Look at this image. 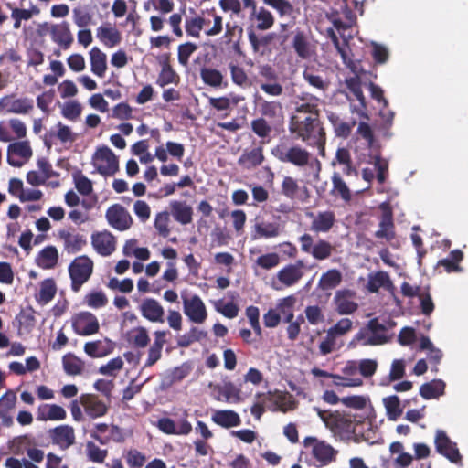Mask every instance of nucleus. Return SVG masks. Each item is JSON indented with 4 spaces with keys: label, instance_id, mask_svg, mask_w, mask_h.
Masks as SVG:
<instances>
[{
    "label": "nucleus",
    "instance_id": "nucleus-29",
    "mask_svg": "<svg viewBox=\"0 0 468 468\" xmlns=\"http://www.w3.org/2000/svg\"><path fill=\"white\" fill-rule=\"evenodd\" d=\"M2 104L7 112L16 114H27L34 108V101L29 98L5 97Z\"/></svg>",
    "mask_w": 468,
    "mask_h": 468
},
{
    "label": "nucleus",
    "instance_id": "nucleus-9",
    "mask_svg": "<svg viewBox=\"0 0 468 468\" xmlns=\"http://www.w3.org/2000/svg\"><path fill=\"white\" fill-rule=\"evenodd\" d=\"M225 33L221 37V44L229 52L241 56L243 54L241 41L243 37V28L237 23L228 22L225 26Z\"/></svg>",
    "mask_w": 468,
    "mask_h": 468
},
{
    "label": "nucleus",
    "instance_id": "nucleus-52",
    "mask_svg": "<svg viewBox=\"0 0 468 468\" xmlns=\"http://www.w3.org/2000/svg\"><path fill=\"white\" fill-rule=\"evenodd\" d=\"M18 322V335L28 334L35 327L36 319L32 312L21 311L16 317Z\"/></svg>",
    "mask_w": 468,
    "mask_h": 468
},
{
    "label": "nucleus",
    "instance_id": "nucleus-3",
    "mask_svg": "<svg viewBox=\"0 0 468 468\" xmlns=\"http://www.w3.org/2000/svg\"><path fill=\"white\" fill-rule=\"evenodd\" d=\"M93 261L87 255L76 257L69 265V274L71 280V290L79 292L93 272Z\"/></svg>",
    "mask_w": 468,
    "mask_h": 468
},
{
    "label": "nucleus",
    "instance_id": "nucleus-21",
    "mask_svg": "<svg viewBox=\"0 0 468 468\" xmlns=\"http://www.w3.org/2000/svg\"><path fill=\"white\" fill-rule=\"evenodd\" d=\"M80 403L83 406L86 414L91 419L106 415L109 410L105 402L94 394H82L80 397Z\"/></svg>",
    "mask_w": 468,
    "mask_h": 468
},
{
    "label": "nucleus",
    "instance_id": "nucleus-33",
    "mask_svg": "<svg viewBox=\"0 0 468 468\" xmlns=\"http://www.w3.org/2000/svg\"><path fill=\"white\" fill-rule=\"evenodd\" d=\"M381 287L385 288L388 291L395 289L389 275L383 271H376L375 273H370L368 275V281L367 284V291L375 293L378 292Z\"/></svg>",
    "mask_w": 468,
    "mask_h": 468
},
{
    "label": "nucleus",
    "instance_id": "nucleus-20",
    "mask_svg": "<svg viewBox=\"0 0 468 468\" xmlns=\"http://www.w3.org/2000/svg\"><path fill=\"white\" fill-rule=\"evenodd\" d=\"M256 399L258 401H256L250 408V413L253 415V417L260 420L261 416L265 412V407L268 403H271L273 407L271 408V410H280L283 412H285V410L280 405V401L282 399V396H279V399H274L273 393L271 391H268L266 393L264 392H258L256 394Z\"/></svg>",
    "mask_w": 468,
    "mask_h": 468
},
{
    "label": "nucleus",
    "instance_id": "nucleus-61",
    "mask_svg": "<svg viewBox=\"0 0 468 468\" xmlns=\"http://www.w3.org/2000/svg\"><path fill=\"white\" fill-rule=\"evenodd\" d=\"M280 256L275 252L266 253L259 256L255 264L262 270H271L280 264Z\"/></svg>",
    "mask_w": 468,
    "mask_h": 468
},
{
    "label": "nucleus",
    "instance_id": "nucleus-42",
    "mask_svg": "<svg viewBox=\"0 0 468 468\" xmlns=\"http://www.w3.org/2000/svg\"><path fill=\"white\" fill-rule=\"evenodd\" d=\"M57 286L52 278L45 279L40 283L38 292L36 294V300L38 303L47 304L56 295Z\"/></svg>",
    "mask_w": 468,
    "mask_h": 468
},
{
    "label": "nucleus",
    "instance_id": "nucleus-48",
    "mask_svg": "<svg viewBox=\"0 0 468 468\" xmlns=\"http://www.w3.org/2000/svg\"><path fill=\"white\" fill-rule=\"evenodd\" d=\"M128 335L129 343H131L135 348H145L150 343V336L148 331L144 326H137L133 328L129 332Z\"/></svg>",
    "mask_w": 468,
    "mask_h": 468
},
{
    "label": "nucleus",
    "instance_id": "nucleus-51",
    "mask_svg": "<svg viewBox=\"0 0 468 468\" xmlns=\"http://www.w3.org/2000/svg\"><path fill=\"white\" fill-rule=\"evenodd\" d=\"M341 282V272L336 269H331L321 276L319 287L323 290H331L337 287Z\"/></svg>",
    "mask_w": 468,
    "mask_h": 468
},
{
    "label": "nucleus",
    "instance_id": "nucleus-30",
    "mask_svg": "<svg viewBox=\"0 0 468 468\" xmlns=\"http://www.w3.org/2000/svg\"><path fill=\"white\" fill-rule=\"evenodd\" d=\"M320 100L311 94H305L299 99L295 104L292 115H320L319 110Z\"/></svg>",
    "mask_w": 468,
    "mask_h": 468
},
{
    "label": "nucleus",
    "instance_id": "nucleus-13",
    "mask_svg": "<svg viewBox=\"0 0 468 468\" xmlns=\"http://www.w3.org/2000/svg\"><path fill=\"white\" fill-rule=\"evenodd\" d=\"M33 154L28 141L12 143L7 148V163L14 167H21Z\"/></svg>",
    "mask_w": 468,
    "mask_h": 468
},
{
    "label": "nucleus",
    "instance_id": "nucleus-43",
    "mask_svg": "<svg viewBox=\"0 0 468 468\" xmlns=\"http://www.w3.org/2000/svg\"><path fill=\"white\" fill-rule=\"evenodd\" d=\"M276 124L271 123L270 121L263 117H259L251 121L250 128L251 131L261 139L262 142H269L272 127Z\"/></svg>",
    "mask_w": 468,
    "mask_h": 468
},
{
    "label": "nucleus",
    "instance_id": "nucleus-6",
    "mask_svg": "<svg viewBox=\"0 0 468 468\" xmlns=\"http://www.w3.org/2000/svg\"><path fill=\"white\" fill-rule=\"evenodd\" d=\"M305 265L303 260H297L294 263H289L279 270L273 279V287L279 289L280 287L275 286L276 282H279L281 286L289 288L296 285L304 276Z\"/></svg>",
    "mask_w": 468,
    "mask_h": 468
},
{
    "label": "nucleus",
    "instance_id": "nucleus-40",
    "mask_svg": "<svg viewBox=\"0 0 468 468\" xmlns=\"http://www.w3.org/2000/svg\"><path fill=\"white\" fill-rule=\"evenodd\" d=\"M91 71L98 77L102 78L107 69L106 55L97 47L90 51Z\"/></svg>",
    "mask_w": 468,
    "mask_h": 468
},
{
    "label": "nucleus",
    "instance_id": "nucleus-64",
    "mask_svg": "<svg viewBox=\"0 0 468 468\" xmlns=\"http://www.w3.org/2000/svg\"><path fill=\"white\" fill-rule=\"evenodd\" d=\"M124 457L130 468H142L146 462V456L136 449L127 451Z\"/></svg>",
    "mask_w": 468,
    "mask_h": 468
},
{
    "label": "nucleus",
    "instance_id": "nucleus-22",
    "mask_svg": "<svg viewBox=\"0 0 468 468\" xmlns=\"http://www.w3.org/2000/svg\"><path fill=\"white\" fill-rule=\"evenodd\" d=\"M168 335H170L168 330H156L154 332V342L147 351L144 367H151L161 359L162 350L166 343V336Z\"/></svg>",
    "mask_w": 468,
    "mask_h": 468
},
{
    "label": "nucleus",
    "instance_id": "nucleus-8",
    "mask_svg": "<svg viewBox=\"0 0 468 468\" xmlns=\"http://www.w3.org/2000/svg\"><path fill=\"white\" fill-rule=\"evenodd\" d=\"M72 329L79 335H91L99 332L97 317L90 312H80L72 317Z\"/></svg>",
    "mask_w": 468,
    "mask_h": 468
},
{
    "label": "nucleus",
    "instance_id": "nucleus-15",
    "mask_svg": "<svg viewBox=\"0 0 468 468\" xmlns=\"http://www.w3.org/2000/svg\"><path fill=\"white\" fill-rule=\"evenodd\" d=\"M212 396L218 401L239 402L241 401L240 389L231 381L224 384H209Z\"/></svg>",
    "mask_w": 468,
    "mask_h": 468
},
{
    "label": "nucleus",
    "instance_id": "nucleus-1",
    "mask_svg": "<svg viewBox=\"0 0 468 468\" xmlns=\"http://www.w3.org/2000/svg\"><path fill=\"white\" fill-rule=\"evenodd\" d=\"M289 131L308 145L318 148L320 154L324 155L326 133L320 115H292Z\"/></svg>",
    "mask_w": 468,
    "mask_h": 468
},
{
    "label": "nucleus",
    "instance_id": "nucleus-35",
    "mask_svg": "<svg viewBox=\"0 0 468 468\" xmlns=\"http://www.w3.org/2000/svg\"><path fill=\"white\" fill-rule=\"evenodd\" d=\"M170 210L175 220L182 225L190 224L193 220V209L185 201H172Z\"/></svg>",
    "mask_w": 468,
    "mask_h": 468
},
{
    "label": "nucleus",
    "instance_id": "nucleus-17",
    "mask_svg": "<svg viewBox=\"0 0 468 468\" xmlns=\"http://www.w3.org/2000/svg\"><path fill=\"white\" fill-rule=\"evenodd\" d=\"M383 211L380 216L378 227L379 229L374 233V237L378 239L391 241L396 237L395 224L393 220V213L388 206H381Z\"/></svg>",
    "mask_w": 468,
    "mask_h": 468
},
{
    "label": "nucleus",
    "instance_id": "nucleus-26",
    "mask_svg": "<svg viewBox=\"0 0 468 468\" xmlns=\"http://www.w3.org/2000/svg\"><path fill=\"white\" fill-rule=\"evenodd\" d=\"M261 117L276 125L283 122L282 105L278 101H262L260 103Z\"/></svg>",
    "mask_w": 468,
    "mask_h": 468
},
{
    "label": "nucleus",
    "instance_id": "nucleus-19",
    "mask_svg": "<svg viewBox=\"0 0 468 468\" xmlns=\"http://www.w3.org/2000/svg\"><path fill=\"white\" fill-rule=\"evenodd\" d=\"M49 438L54 445L67 450L75 443V431L69 425H59L48 431Z\"/></svg>",
    "mask_w": 468,
    "mask_h": 468
},
{
    "label": "nucleus",
    "instance_id": "nucleus-24",
    "mask_svg": "<svg viewBox=\"0 0 468 468\" xmlns=\"http://www.w3.org/2000/svg\"><path fill=\"white\" fill-rule=\"evenodd\" d=\"M139 310L144 318L152 323L165 322V310L161 303L154 298H145L139 305Z\"/></svg>",
    "mask_w": 468,
    "mask_h": 468
},
{
    "label": "nucleus",
    "instance_id": "nucleus-7",
    "mask_svg": "<svg viewBox=\"0 0 468 468\" xmlns=\"http://www.w3.org/2000/svg\"><path fill=\"white\" fill-rule=\"evenodd\" d=\"M303 442L305 448L312 447L311 453L318 463V464H316L317 467L328 465L335 460L337 451L325 441L309 436L305 437Z\"/></svg>",
    "mask_w": 468,
    "mask_h": 468
},
{
    "label": "nucleus",
    "instance_id": "nucleus-4",
    "mask_svg": "<svg viewBox=\"0 0 468 468\" xmlns=\"http://www.w3.org/2000/svg\"><path fill=\"white\" fill-rule=\"evenodd\" d=\"M319 418L326 428L335 433L349 432L353 428L351 416L339 410H325L320 408H314Z\"/></svg>",
    "mask_w": 468,
    "mask_h": 468
},
{
    "label": "nucleus",
    "instance_id": "nucleus-16",
    "mask_svg": "<svg viewBox=\"0 0 468 468\" xmlns=\"http://www.w3.org/2000/svg\"><path fill=\"white\" fill-rule=\"evenodd\" d=\"M332 187L329 191L330 197L334 201H342L349 204L353 199V192L347 183L343 178L341 173L334 172L331 176Z\"/></svg>",
    "mask_w": 468,
    "mask_h": 468
},
{
    "label": "nucleus",
    "instance_id": "nucleus-10",
    "mask_svg": "<svg viewBox=\"0 0 468 468\" xmlns=\"http://www.w3.org/2000/svg\"><path fill=\"white\" fill-rule=\"evenodd\" d=\"M158 64L160 71L155 81L156 85L160 88H165L170 84L178 85L180 83L181 78L171 64L170 54L165 53L160 56L158 58Z\"/></svg>",
    "mask_w": 468,
    "mask_h": 468
},
{
    "label": "nucleus",
    "instance_id": "nucleus-2",
    "mask_svg": "<svg viewBox=\"0 0 468 468\" xmlns=\"http://www.w3.org/2000/svg\"><path fill=\"white\" fill-rule=\"evenodd\" d=\"M271 152L280 162L291 164L296 167H304L310 161V153L289 140H281Z\"/></svg>",
    "mask_w": 468,
    "mask_h": 468
},
{
    "label": "nucleus",
    "instance_id": "nucleus-59",
    "mask_svg": "<svg viewBox=\"0 0 468 468\" xmlns=\"http://www.w3.org/2000/svg\"><path fill=\"white\" fill-rule=\"evenodd\" d=\"M84 303L91 308H101L108 303L107 296L102 291H92L84 297Z\"/></svg>",
    "mask_w": 468,
    "mask_h": 468
},
{
    "label": "nucleus",
    "instance_id": "nucleus-45",
    "mask_svg": "<svg viewBox=\"0 0 468 468\" xmlns=\"http://www.w3.org/2000/svg\"><path fill=\"white\" fill-rule=\"evenodd\" d=\"M312 374L314 377L331 378L334 379L341 380L342 382H335V384L344 387H360L363 385V380L360 378H344L342 376L329 373L317 367L312 369Z\"/></svg>",
    "mask_w": 468,
    "mask_h": 468
},
{
    "label": "nucleus",
    "instance_id": "nucleus-57",
    "mask_svg": "<svg viewBox=\"0 0 468 468\" xmlns=\"http://www.w3.org/2000/svg\"><path fill=\"white\" fill-rule=\"evenodd\" d=\"M229 69L234 84L242 88L250 85V79L242 67L231 62L229 64Z\"/></svg>",
    "mask_w": 468,
    "mask_h": 468
},
{
    "label": "nucleus",
    "instance_id": "nucleus-28",
    "mask_svg": "<svg viewBox=\"0 0 468 468\" xmlns=\"http://www.w3.org/2000/svg\"><path fill=\"white\" fill-rule=\"evenodd\" d=\"M50 37L53 42L58 44L63 49H68L74 41L69 25L67 22L52 26L50 29Z\"/></svg>",
    "mask_w": 468,
    "mask_h": 468
},
{
    "label": "nucleus",
    "instance_id": "nucleus-36",
    "mask_svg": "<svg viewBox=\"0 0 468 468\" xmlns=\"http://www.w3.org/2000/svg\"><path fill=\"white\" fill-rule=\"evenodd\" d=\"M58 261V251L55 246L49 245L42 249L37 258L36 263L42 269H53Z\"/></svg>",
    "mask_w": 468,
    "mask_h": 468
},
{
    "label": "nucleus",
    "instance_id": "nucleus-5",
    "mask_svg": "<svg viewBox=\"0 0 468 468\" xmlns=\"http://www.w3.org/2000/svg\"><path fill=\"white\" fill-rule=\"evenodd\" d=\"M92 165L103 176H112L119 171L118 156L108 147H99L92 155Z\"/></svg>",
    "mask_w": 468,
    "mask_h": 468
},
{
    "label": "nucleus",
    "instance_id": "nucleus-39",
    "mask_svg": "<svg viewBox=\"0 0 468 468\" xmlns=\"http://www.w3.org/2000/svg\"><path fill=\"white\" fill-rule=\"evenodd\" d=\"M445 383L441 379H433L420 388V395L425 399H437L444 394Z\"/></svg>",
    "mask_w": 468,
    "mask_h": 468
},
{
    "label": "nucleus",
    "instance_id": "nucleus-32",
    "mask_svg": "<svg viewBox=\"0 0 468 468\" xmlns=\"http://www.w3.org/2000/svg\"><path fill=\"white\" fill-rule=\"evenodd\" d=\"M211 420L214 423L225 429L241 424L239 415L232 410H218L213 413Z\"/></svg>",
    "mask_w": 468,
    "mask_h": 468
},
{
    "label": "nucleus",
    "instance_id": "nucleus-63",
    "mask_svg": "<svg viewBox=\"0 0 468 468\" xmlns=\"http://www.w3.org/2000/svg\"><path fill=\"white\" fill-rule=\"evenodd\" d=\"M198 48L197 45L186 42L178 46L177 58L180 65L186 67L191 55Z\"/></svg>",
    "mask_w": 468,
    "mask_h": 468
},
{
    "label": "nucleus",
    "instance_id": "nucleus-49",
    "mask_svg": "<svg viewBox=\"0 0 468 468\" xmlns=\"http://www.w3.org/2000/svg\"><path fill=\"white\" fill-rule=\"evenodd\" d=\"M62 365L64 371L69 376L80 375L84 369V362L71 353L63 356Z\"/></svg>",
    "mask_w": 468,
    "mask_h": 468
},
{
    "label": "nucleus",
    "instance_id": "nucleus-37",
    "mask_svg": "<svg viewBox=\"0 0 468 468\" xmlns=\"http://www.w3.org/2000/svg\"><path fill=\"white\" fill-rule=\"evenodd\" d=\"M254 239H272L281 234V226L277 222L258 220L254 226Z\"/></svg>",
    "mask_w": 468,
    "mask_h": 468
},
{
    "label": "nucleus",
    "instance_id": "nucleus-31",
    "mask_svg": "<svg viewBox=\"0 0 468 468\" xmlns=\"http://www.w3.org/2000/svg\"><path fill=\"white\" fill-rule=\"evenodd\" d=\"M264 161L263 148L258 146L250 150H244L238 159V165L250 170L261 165Z\"/></svg>",
    "mask_w": 468,
    "mask_h": 468
},
{
    "label": "nucleus",
    "instance_id": "nucleus-34",
    "mask_svg": "<svg viewBox=\"0 0 468 468\" xmlns=\"http://www.w3.org/2000/svg\"><path fill=\"white\" fill-rule=\"evenodd\" d=\"M67 412L63 407L57 404H42L37 410V420H63Z\"/></svg>",
    "mask_w": 468,
    "mask_h": 468
},
{
    "label": "nucleus",
    "instance_id": "nucleus-38",
    "mask_svg": "<svg viewBox=\"0 0 468 468\" xmlns=\"http://www.w3.org/2000/svg\"><path fill=\"white\" fill-rule=\"evenodd\" d=\"M335 222V215L333 211L327 210L319 212L311 223V229L314 232H328Z\"/></svg>",
    "mask_w": 468,
    "mask_h": 468
},
{
    "label": "nucleus",
    "instance_id": "nucleus-46",
    "mask_svg": "<svg viewBox=\"0 0 468 468\" xmlns=\"http://www.w3.org/2000/svg\"><path fill=\"white\" fill-rule=\"evenodd\" d=\"M97 37L110 48L118 45L122 40L121 34L116 28L104 26L98 27Z\"/></svg>",
    "mask_w": 468,
    "mask_h": 468
},
{
    "label": "nucleus",
    "instance_id": "nucleus-58",
    "mask_svg": "<svg viewBox=\"0 0 468 468\" xmlns=\"http://www.w3.org/2000/svg\"><path fill=\"white\" fill-rule=\"evenodd\" d=\"M73 181L76 189L80 195L87 196L92 192L93 186L91 180L83 175L81 171L73 174Z\"/></svg>",
    "mask_w": 468,
    "mask_h": 468
},
{
    "label": "nucleus",
    "instance_id": "nucleus-18",
    "mask_svg": "<svg viewBox=\"0 0 468 468\" xmlns=\"http://www.w3.org/2000/svg\"><path fill=\"white\" fill-rule=\"evenodd\" d=\"M58 239L63 242L64 251L68 254H75L87 245V239L82 234L69 229L58 230Z\"/></svg>",
    "mask_w": 468,
    "mask_h": 468
},
{
    "label": "nucleus",
    "instance_id": "nucleus-55",
    "mask_svg": "<svg viewBox=\"0 0 468 468\" xmlns=\"http://www.w3.org/2000/svg\"><path fill=\"white\" fill-rule=\"evenodd\" d=\"M16 395L13 390H7L0 398V418H7L15 409Z\"/></svg>",
    "mask_w": 468,
    "mask_h": 468
},
{
    "label": "nucleus",
    "instance_id": "nucleus-54",
    "mask_svg": "<svg viewBox=\"0 0 468 468\" xmlns=\"http://www.w3.org/2000/svg\"><path fill=\"white\" fill-rule=\"evenodd\" d=\"M170 213L168 211L158 212L155 215L154 226L157 233L163 237L167 238L170 235Z\"/></svg>",
    "mask_w": 468,
    "mask_h": 468
},
{
    "label": "nucleus",
    "instance_id": "nucleus-47",
    "mask_svg": "<svg viewBox=\"0 0 468 468\" xmlns=\"http://www.w3.org/2000/svg\"><path fill=\"white\" fill-rule=\"evenodd\" d=\"M354 340L363 346H377L387 342L385 334H375L372 335L367 327H362L355 335Z\"/></svg>",
    "mask_w": 468,
    "mask_h": 468
},
{
    "label": "nucleus",
    "instance_id": "nucleus-41",
    "mask_svg": "<svg viewBox=\"0 0 468 468\" xmlns=\"http://www.w3.org/2000/svg\"><path fill=\"white\" fill-rule=\"evenodd\" d=\"M200 77L202 81L210 87L219 88V87H227L228 83L225 82L223 84L224 76L223 74L217 69L203 67L200 69Z\"/></svg>",
    "mask_w": 468,
    "mask_h": 468
},
{
    "label": "nucleus",
    "instance_id": "nucleus-23",
    "mask_svg": "<svg viewBox=\"0 0 468 468\" xmlns=\"http://www.w3.org/2000/svg\"><path fill=\"white\" fill-rule=\"evenodd\" d=\"M91 244L101 256H110L116 250V239L107 230L92 234Z\"/></svg>",
    "mask_w": 468,
    "mask_h": 468
},
{
    "label": "nucleus",
    "instance_id": "nucleus-11",
    "mask_svg": "<svg viewBox=\"0 0 468 468\" xmlns=\"http://www.w3.org/2000/svg\"><path fill=\"white\" fill-rule=\"evenodd\" d=\"M434 443L438 453L443 455L453 463H461L462 456L457 444L452 441L444 431L438 430L436 431Z\"/></svg>",
    "mask_w": 468,
    "mask_h": 468
},
{
    "label": "nucleus",
    "instance_id": "nucleus-62",
    "mask_svg": "<svg viewBox=\"0 0 468 468\" xmlns=\"http://www.w3.org/2000/svg\"><path fill=\"white\" fill-rule=\"evenodd\" d=\"M299 188L298 182L295 178L290 176H284L281 185V191L283 196L287 198L293 199L296 197Z\"/></svg>",
    "mask_w": 468,
    "mask_h": 468
},
{
    "label": "nucleus",
    "instance_id": "nucleus-60",
    "mask_svg": "<svg viewBox=\"0 0 468 468\" xmlns=\"http://www.w3.org/2000/svg\"><path fill=\"white\" fill-rule=\"evenodd\" d=\"M346 84L348 90L360 102L362 108H366V99L362 90L361 81L357 77H350L346 80Z\"/></svg>",
    "mask_w": 468,
    "mask_h": 468
},
{
    "label": "nucleus",
    "instance_id": "nucleus-53",
    "mask_svg": "<svg viewBox=\"0 0 468 468\" xmlns=\"http://www.w3.org/2000/svg\"><path fill=\"white\" fill-rule=\"evenodd\" d=\"M388 420H396L403 412L400 407L399 398L396 395L387 397L383 399Z\"/></svg>",
    "mask_w": 468,
    "mask_h": 468
},
{
    "label": "nucleus",
    "instance_id": "nucleus-25",
    "mask_svg": "<svg viewBox=\"0 0 468 468\" xmlns=\"http://www.w3.org/2000/svg\"><path fill=\"white\" fill-rule=\"evenodd\" d=\"M355 295V292L349 289L339 290L335 292L334 303L339 314H350L357 310L358 305L353 301Z\"/></svg>",
    "mask_w": 468,
    "mask_h": 468
},
{
    "label": "nucleus",
    "instance_id": "nucleus-27",
    "mask_svg": "<svg viewBox=\"0 0 468 468\" xmlns=\"http://www.w3.org/2000/svg\"><path fill=\"white\" fill-rule=\"evenodd\" d=\"M342 165V176L358 177V170L352 161L350 151L346 147H339L336 152L332 165Z\"/></svg>",
    "mask_w": 468,
    "mask_h": 468
},
{
    "label": "nucleus",
    "instance_id": "nucleus-56",
    "mask_svg": "<svg viewBox=\"0 0 468 468\" xmlns=\"http://www.w3.org/2000/svg\"><path fill=\"white\" fill-rule=\"evenodd\" d=\"M334 250L333 245L324 239H319L313 247L311 255L318 261L328 259Z\"/></svg>",
    "mask_w": 468,
    "mask_h": 468
},
{
    "label": "nucleus",
    "instance_id": "nucleus-12",
    "mask_svg": "<svg viewBox=\"0 0 468 468\" xmlns=\"http://www.w3.org/2000/svg\"><path fill=\"white\" fill-rule=\"evenodd\" d=\"M105 217L109 225L120 231L130 229L133 224L131 215L120 204H113L109 207L106 210Z\"/></svg>",
    "mask_w": 468,
    "mask_h": 468
},
{
    "label": "nucleus",
    "instance_id": "nucleus-50",
    "mask_svg": "<svg viewBox=\"0 0 468 468\" xmlns=\"http://www.w3.org/2000/svg\"><path fill=\"white\" fill-rule=\"evenodd\" d=\"M292 47L297 56L303 59L311 57L310 43L303 32H297L293 37Z\"/></svg>",
    "mask_w": 468,
    "mask_h": 468
},
{
    "label": "nucleus",
    "instance_id": "nucleus-14",
    "mask_svg": "<svg viewBox=\"0 0 468 468\" xmlns=\"http://www.w3.org/2000/svg\"><path fill=\"white\" fill-rule=\"evenodd\" d=\"M184 314L188 319L196 324H202L207 317L205 303L198 295L183 299Z\"/></svg>",
    "mask_w": 468,
    "mask_h": 468
},
{
    "label": "nucleus",
    "instance_id": "nucleus-44",
    "mask_svg": "<svg viewBox=\"0 0 468 468\" xmlns=\"http://www.w3.org/2000/svg\"><path fill=\"white\" fill-rule=\"evenodd\" d=\"M251 10L250 17L256 19V28L258 30H267L273 26L274 16L268 9L264 7L257 9V6H255V9Z\"/></svg>",
    "mask_w": 468,
    "mask_h": 468
}]
</instances>
